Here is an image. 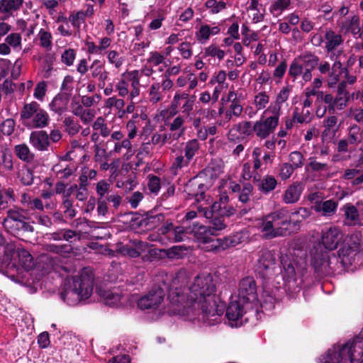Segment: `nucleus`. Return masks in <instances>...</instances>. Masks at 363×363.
<instances>
[{"mask_svg": "<svg viewBox=\"0 0 363 363\" xmlns=\"http://www.w3.org/2000/svg\"><path fill=\"white\" fill-rule=\"evenodd\" d=\"M345 67L342 66L340 60L335 59L334 63L330 67L331 73H330V81L328 82L329 87H334L339 82L340 76L345 72Z\"/></svg>", "mask_w": 363, "mask_h": 363, "instance_id": "obj_28", "label": "nucleus"}, {"mask_svg": "<svg viewBox=\"0 0 363 363\" xmlns=\"http://www.w3.org/2000/svg\"><path fill=\"white\" fill-rule=\"evenodd\" d=\"M38 344L42 349H45L49 347L50 345V335L48 332H43L38 336Z\"/></svg>", "mask_w": 363, "mask_h": 363, "instance_id": "obj_60", "label": "nucleus"}, {"mask_svg": "<svg viewBox=\"0 0 363 363\" xmlns=\"http://www.w3.org/2000/svg\"><path fill=\"white\" fill-rule=\"evenodd\" d=\"M201 176V173L196 177L190 179L186 184L184 191L186 193L189 199H194L196 201H203L205 199V192L206 187L204 184L196 181L197 177Z\"/></svg>", "mask_w": 363, "mask_h": 363, "instance_id": "obj_17", "label": "nucleus"}, {"mask_svg": "<svg viewBox=\"0 0 363 363\" xmlns=\"http://www.w3.org/2000/svg\"><path fill=\"white\" fill-rule=\"evenodd\" d=\"M281 264V274L284 281V284L288 290L296 291L299 287L300 283L297 282V276L301 274L303 276V267H301L298 262L292 255H282L280 257Z\"/></svg>", "mask_w": 363, "mask_h": 363, "instance_id": "obj_7", "label": "nucleus"}, {"mask_svg": "<svg viewBox=\"0 0 363 363\" xmlns=\"http://www.w3.org/2000/svg\"><path fill=\"white\" fill-rule=\"evenodd\" d=\"M99 296L103 298L104 303L107 306H117L121 301V296L110 290H99Z\"/></svg>", "mask_w": 363, "mask_h": 363, "instance_id": "obj_31", "label": "nucleus"}, {"mask_svg": "<svg viewBox=\"0 0 363 363\" xmlns=\"http://www.w3.org/2000/svg\"><path fill=\"white\" fill-rule=\"evenodd\" d=\"M267 113H272V115L268 118H273L274 120L275 119L277 124H279V117L281 113V104H277V101H275L274 104H271L264 111V114Z\"/></svg>", "mask_w": 363, "mask_h": 363, "instance_id": "obj_40", "label": "nucleus"}, {"mask_svg": "<svg viewBox=\"0 0 363 363\" xmlns=\"http://www.w3.org/2000/svg\"><path fill=\"white\" fill-rule=\"evenodd\" d=\"M47 91V83L45 81L40 82L35 87L33 96L38 100H43Z\"/></svg>", "mask_w": 363, "mask_h": 363, "instance_id": "obj_51", "label": "nucleus"}, {"mask_svg": "<svg viewBox=\"0 0 363 363\" xmlns=\"http://www.w3.org/2000/svg\"><path fill=\"white\" fill-rule=\"evenodd\" d=\"M21 182L25 186H30L33 183V172L30 169H23L19 174Z\"/></svg>", "mask_w": 363, "mask_h": 363, "instance_id": "obj_45", "label": "nucleus"}, {"mask_svg": "<svg viewBox=\"0 0 363 363\" xmlns=\"http://www.w3.org/2000/svg\"><path fill=\"white\" fill-rule=\"evenodd\" d=\"M160 84H153L150 89V101L152 103H157L161 100V94L160 92Z\"/></svg>", "mask_w": 363, "mask_h": 363, "instance_id": "obj_62", "label": "nucleus"}, {"mask_svg": "<svg viewBox=\"0 0 363 363\" xmlns=\"http://www.w3.org/2000/svg\"><path fill=\"white\" fill-rule=\"evenodd\" d=\"M167 293V298L172 306L179 308V304L185 302V296L182 293V289L169 285L165 281L154 284L150 291L138 301V307L141 310H155L162 303Z\"/></svg>", "mask_w": 363, "mask_h": 363, "instance_id": "obj_4", "label": "nucleus"}, {"mask_svg": "<svg viewBox=\"0 0 363 363\" xmlns=\"http://www.w3.org/2000/svg\"><path fill=\"white\" fill-rule=\"evenodd\" d=\"M296 58L303 71L314 69L318 66L320 60V58L311 52H306Z\"/></svg>", "mask_w": 363, "mask_h": 363, "instance_id": "obj_23", "label": "nucleus"}, {"mask_svg": "<svg viewBox=\"0 0 363 363\" xmlns=\"http://www.w3.org/2000/svg\"><path fill=\"white\" fill-rule=\"evenodd\" d=\"M23 0H1L0 11L8 13L12 10H18L22 5Z\"/></svg>", "mask_w": 363, "mask_h": 363, "instance_id": "obj_34", "label": "nucleus"}, {"mask_svg": "<svg viewBox=\"0 0 363 363\" xmlns=\"http://www.w3.org/2000/svg\"><path fill=\"white\" fill-rule=\"evenodd\" d=\"M107 58L111 64H113L116 68H119L123 62L122 57H119V54L116 50H111L108 52Z\"/></svg>", "mask_w": 363, "mask_h": 363, "instance_id": "obj_55", "label": "nucleus"}, {"mask_svg": "<svg viewBox=\"0 0 363 363\" xmlns=\"http://www.w3.org/2000/svg\"><path fill=\"white\" fill-rule=\"evenodd\" d=\"M269 101V97L264 91L259 92L255 97V104L258 110L264 108Z\"/></svg>", "mask_w": 363, "mask_h": 363, "instance_id": "obj_48", "label": "nucleus"}, {"mask_svg": "<svg viewBox=\"0 0 363 363\" xmlns=\"http://www.w3.org/2000/svg\"><path fill=\"white\" fill-rule=\"evenodd\" d=\"M247 238V234L243 231H238L223 238H216L211 247V252H220L225 251L243 242Z\"/></svg>", "mask_w": 363, "mask_h": 363, "instance_id": "obj_12", "label": "nucleus"}, {"mask_svg": "<svg viewBox=\"0 0 363 363\" xmlns=\"http://www.w3.org/2000/svg\"><path fill=\"white\" fill-rule=\"evenodd\" d=\"M275 267V254L267 249L259 251L255 264V273L263 281V284L267 283L272 277Z\"/></svg>", "mask_w": 363, "mask_h": 363, "instance_id": "obj_9", "label": "nucleus"}, {"mask_svg": "<svg viewBox=\"0 0 363 363\" xmlns=\"http://www.w3.org/2000/svg\"><path fill=\"white\" fill-rule=\"evenodd\" d=\"M289 161L295 169L301 167L303 165V156L301 152L294 151L289 155Z\"/></svg>", "mask_w": 363, "mask_h": 363, "instance_id": "obj_47", "label": "nucleus"}, {"mask_svg": "<svg viewBox=\"0 0 363 363\" xmlns=\"http://www.w3.org/2000/svg\"><path fill=\"white\" fill-rule=\"evenodd\" d=\"M70 96V93L60 92L57 94L50 103V109L59 115L62 114L67 109Z\"/></svg>", "mask_w": 363, "mask_h": 363, "instance_id": "obj_22", "label": "nucleus"}, {"mask_svg": "<svg viewBox=\"0 0 363 363\" xmlns=\"http://www.w3.org/2000/svg\"><path fill=\"white\" fill-rule=\"evenodd\" d=\"M337 201L333 199H329L323 203L315 204L314 207L316 211H323V215L326 216L334 214L337 210Z\"/></svg>", "mask_w": 363, "mask_h": 363, "instance_id": "obj_32", "label": "nucleus"}, {"mask_svg": "<svg viewBox=\"0 0 363 363\" xmlns=\"http://www.w3.org/2000/svg\"><path fill=\"white\" fill-rule=\"evenodd\" d=\"M76 57V52L74 49L69 48L65 50L61 56L62 62L67 66L73 65Z\"/></svg>", "mask_w": 363, "mask_h": 363, "instance_id": "obj_50", "label": "nucleus"}, {"mask_svg": "<svg viewBox=\"0 0 363 363\" xmlns=\"http://www.w3.org/2000/svg\"><path fill=\"white\" fill-rule=\"evenodd\" d=\"M178 49L184 59H189L192 55L191 45L189 42H183Z\"/></svg>", "mask_w": 363, "mask_h": 363, "instance_id": "obj_59", "label": "nucleus"}, {"mask_svg": "<svg viewBox=\"0 0 363 363\" xmlns=\"http://www.w3.org/2000/svg\"><path fill=\"white\" fill-rule=\"evenodd\" d=\"M4 228L12 235L20 238L24 233L33 232V227L26 220L3 223Z\"/></svg>", "mask_w": 363, "mask_h": 363, "instance_id": "obj_20", "label": "nucleus"}, {"mask_svg": "<svg viewBox=\"0 0 363 363\" xmlns=\"http://www.w3.org/2000/svg\"><path fill=\"white\" fill-rule=\"evenodd\" d=\"M325 48L327 53L333 52L344 43L340 33H336L331 28H327L324 34Z\"/></svg>", "mask_w": 363, "mask_h": 363, "instance_id": "obj_19", "label": "nucleus"}, {"mask_svg": "<svg viewBox=\"0 0 363 363\" xmlns=\"http://www.w3.org/2000/svg\"><path fill=\"white\" fill-rule=\"evenodd\" d=\"M302 191L303 188L300 183H293L285 191L283 201L286 203H294L297 202L300 199Z\"/></svg>", "mask_w": 363, "mask_h": 363, "instance_id": "obj_24", "label": "nucleus"}, {"mask_svg": "<svg viewBox=\"0 0 363 363\" xmlns=\"http://www.w3.org/2000/svg\"><path fill=\"white\" fill-rule=\"evenodd\" d=\"M20 116L22 121L32 119V127L35 128L46 127L50 121L48 113L36 101L25 104L21 111Z\"/></svg>", "mask_w": 363, "mask_h": 363, "instance_id": "obj_8", "label": "nucleus"}, {"mask_svg": "<svg viewBox=\"0 0 363 363\" xmlns=\"http://www.w3.org/2000/svg\"><path fill=\"white\" fill-rule=\"evenodd\" d=\"M16 258L18 259V264L26 271L32 268L33 259L28 250L18 247L16 250Z\"/></svg>", "mask_w": 363, "mask_h": 363, "instance_id": "obj_27", "label": "nucleus"}, {"mask_svg": "<svg viewBox=\"0 0 363 363\" xmlns=\"http://www.w3.org/2000/svg\"><path fill=\"white\" fill-rule=\"evenodd\" d=\"M130 214L135 216V217L132 218L131 220L133 222L139 227L144 228L147 230L157 228L165 220V216L163 213L153 215L151 211L145 212L142 215L141 218L138 217L139 213L138 212H130Z\"/></svg>", "mask_w": 363, "mask_h": 363, "instance_id": "obj_14", "label": "nucleus"}, {"mask_svg": "<svg viewBox=\"0 0 363 363\" xmlns=\"http://www.w3.org/2000/svg\"><path fill=\"white\" fill-rule=\"evenodd\" d=\"M216 289L210 274L198 275L189 288L187 294H185L182 289V293L185 296V302L179 304V308L174 310L180 312L186 308L197 305L201 308L203 321L209 325L216 324L223 314V309L219 308L216 301Z\"/></svg>", "mask_w": 363, "mask_h": 363, "instance_id": "obj_1", "label": "nucleus"}, {"mask_svg": "<svg viewBox=\"0 0 363 363\" xmlns=\"http://www.w3.org/2000/svg\"><path fill=\"white\" fill-rule=\"evenodd\" d=\"M349 99L350 96H336L333 103V113H335V109L342 110L346 106Z\"/></svg>", "mask_w": 363, "mask_h": 363, "instance_id": "obj_58", "label": "nucleus"}, {"mask_svg": "<svg viewBox=\"0 0 363 363\" xmlns=\"http://www.w3.org/2000/svg\"><path fill=\"white\" fill-rule=\"evenodd\" d=\"M328 357L335 362H342L348 359L350 363H363V338L357 337L352 342H347L337 350H329Z\"/></svg>", "mask_w": 363, "mask_h": 363, "instance_id": "obj_6", "label": "nucleus"}, {"mask_svg": "<svg viewBox=\"0 0 363 363\" xmlns=\"http://www.w3.org/2000/svg\"><path fill=\"white\" fill-rule=\"evenodd\" d=\"M345 216L347 220H350L353 224H355L359 219L357 208L353 205L348 206L345 210Z\"/></svg>", "mask_w": 363, "mask_h": 363, "instance_id": "obj_53", "label": "nucleus"}, {"mask_svg": "<svg viewBox=\"0 0 363 363\" xmlns=\"http://www.w3.org/2000/svg\"><path fill=\"white\" fill-rule=\"evenodd\" d=\"M311 266L315 278L320 279L335 273L340 258L334 253L324 251L320 247H314L311 251Z\"/></svg>", "mask_w": 363, "mask_h": 363, "instance_id": "obj_5", "label": "nucleus"}, {"mask_svg": "<svg viewBox=\"0 0 363 363\" xmlns=\"http://www.w3.org/2000/svg\"><path fill=\"white\" fill-rule=\"evenodd\" d=\"M6 43L13 48H16L21 45V36L18 33H13L9 34L5 40Z\"/></svg>", "mask_w": 363, "mask_h": 363, "instance_id": "obj_57", "label": "nucleus"}, {"mask_svg": "<svg viewBox=\"0 0 363 363\" xmlns=\"http://www.w3.org/2000/svg\"><path fill=\"white\" fill-rule=\"evenodd\" d=\"M16 196L12 187L6 188L0 184V211L8 208L9 203L16 202Z\"/></svg>", "mask_w": 363, "mask_h": 363, "instance_id": "obj_25", "label": "nucleus"}, {"mask_svg": "<svg viewBox=\"0 0 363 363\" xmlns=\"http://www.w3.org/2000/svg\"><path fill=\"white\" fill-rule=\"evenodd\" d=\"M195 238L199 243L204 244L203 249L207 252H211V247L213 245V241H215L216 235L208 226L201 225L194 233Z\"/></svg>", "mask_w": 363, "mask_h": 363, "instance_id": "obj_18", "label": "nucleus"}, {"mask_svg": "<svg viewBox=\"0 0 363 363\" xmlns=\"http://www.w3.org/2000/svg\"><path fill=\"white\" fill-rule=\"evenodd\" d=\"M14 152L18 159L27 163L31 162L35 157V155L25 143L15 145Z\"/></svg>", "mask_w": 363, "mask_h": 363, "instance_id": "obj_29", "label": "nucleus"}, {"mask_svg": "<svg viewBox=\"0 0 363 363\" xmlns=\"http://www.w3.org/2000/svg\"><path fill=\"white\" fill-rule=\"evenodd\" d=\"M359 130L360 128L357 125H354L349 128L347 139H346L349 144L353 145L359 141Z\"/></svg>", "mask_w": 363, "mask_h": 363, "instance_id": "obj_54", "label": "nucleus"}, {"mask_svg": "<svg viewBox=\"0 0 363 363\" xmlns=\"http://www.w3.org/2000/svg\"><path fill=\"white\" fill-rule=\"evenodd\" d=\"M0 164L3 165L6 170H13V156L9 150L5 149L1 152Z\"/></svg>", "mask_w": 363, "mask_h": 363, "instance_id": "obj_36", "label": "nucleus"}, {"mask_svg": "<svg viewBox=\"0 0 363 363\" xmlns=\"http://www.w3.org/2000/svg\"><path fill=\"white\" fill-rule=\"evenodd\" d=\"M26 218L24 210L11 208L7 211L6 216L4 218L3 223L22 221L26 220Z\"/></svg>", "mask_w": 363, "mask_h": 363, "instance_id": "obj_33", "label": "nucleus"}, {"mask_svg": "<svg viewBox=\"0 0 363 363\" xmlns=\"http://www.w3.org/2000/svg\"><path fill=\"white\" fill-rule=\"evenodd\" d=\"M254 133L260 139H265L274 133L278 124L273 118L261 116L254 124Z\"/></svg>", "mask_w": 363, "mask_h": 363, "instance_id": "obj_15", "label": "nucleus"}, {"mask_svg": "<svg viewBox=\"0 0 363 363\" xmlns=\"http://www.w3.org/2000/svg\"><path fill=\"white\" fill-rule=\"evenodd\" d=\"M30 143L39 151L48 150L50 146V138L45 130L33 131L30 135Z\"/></svg>", "mask_w": 363, "mask_h": 363, "instance_id": "obj_21", "label": "nucleus"}, {"mask_svg": "<svg viewBox=\"0 0 363 363\" xmlns=\"http://www.w3.org/2000/svg\"><path fill=\"white\" fill-rule=\"evenodd\" d=\"M337 130H338V127H337L335 129L325 128L324 130L322 132V134H321L322 140L323 142H327V143L330 142L335 136V134H336V132L337 131Z\"/></svg>", "mask_w": 363, "mask_h": 363, "instance_id": "obj_63", "label": "nucleus"}, {"mask_svg": "<svg viewBox=\"0 0 363 363\" xmlns=\"http://www.w3.org/2000/svg\"><path fill=\"white\" fill-rule=\"evenodd\" d=\"M267 113H272V115L268 118H273L274 120L275 119L277 124H279V117L281 113V104H277V101H275L274 104H271L264 111V114Z\"/></svg>", "mask_w": 363, "mask_h": 363, "instance_id": "obj_41", "label": "nucleus"}, {"mask_svg": "<svg viewBox=\"0 0 363 363\" xmlns=\"http://www.w3.org/2000/svg\"><path fill=\"white\" fill-rule=\"evenodd\" d=\"M254 125L252 121H242L237 124H235L230 130V135L233 137V131L239 133L240 135L244 136H250L254 133Z\"/></svg>", "mask_w": 363, "mask_h": 363, "instance_id": "obj_30", "label": "nucleus"}, {"mask_svg": "<svg viewBox=\"0 0 363 363\" xmlns=\"http://www.w3.org/2000/svg\"><path fill=\"white\" fill-rule=\"evenodd\" d=\"M253 187L250 184H245L238 195V199L243 203H247L250 201V196L252 192Z\"/></svg>", "mask_w": 363, "mask_h": 363, "instance_id": "obj_49", "label": "nucleus"}, {"mask_svg": "<svg viewBox=\"0 0 363 363\" xmlns=\"http://www.w3.org/2000/svg\"><path fill=\"white\" fill-rule=\"evenodd\" d=\"M164 57L160 52L155 51L150 52V57L148 58L147 62L152 63L155 66H157L163 62Z\"/></svg>", "mask_w": 363, "mask_h": 363, "instance_id": "obj_64", "label": "nucleus"}, {"mask_svg": "<svg viewBox=\"0 0 363 363\" xmlns=\"http://www.w3.org/2000/svg\"><path fill=\"white\" fill-rule=\"evenodd\" d=\"M147 179V188L150 192L157 195L161 189V180L160 177L153 174H149Z\"/></svg>", "mask_w": 363, "mask_h": 363, "instance_id": "obj_38", "label": "nucleus"}, {"mask_svg": "<svg viewBox=\"0 0 363 363\" xmlns=\"http://www.w3.org/2000/svg\"><path fill=\"white\" fill-rule=\"evenodd\" d=\"M342 231L336 226L325 227L322 230L320 242L323 246L329 251L337 249L342 242Z\"/></svg>", "mask_w": 363, "mask_h": 363, "instance_id": "obj_13", "label": "nucleus"}, {"mask_svg": "<svg viewBox=\"0 0 363 363\" xmlns=\"http://www.w3.org/2000/svg\"><path fill=\"white\" fill-rule=\"evenodd\" d=\"M94 283L93 272L90 269L84 268L79 276L65 280L60 294V298L68 305H76L91 296Z\"/></svg>", "mask_w": 363, "mask_h": 363, "instance_id": "obj_2", "label": "nucleus"}, {"mask_svg": "<svg viewBox=\"0 0 363 363\" xmlns=\"http://www.w3.org/2000/svg\"><path fill=\"white\" fill-rule=\"evenodd\" d=\"M238 299L242 303H252L258 300L257 286L253 277H246L240 281Z\"/></svg>", "mask_w": 363, "mask_h": 363, "instance_id": "obj_11", "label": "nucleus"}, {"mask_svg": "<svg viewBox=\"0 0 363 363\" xmlns=\"http://www.w3.org/2000/svg\"><path fill=\"white\" fill-rule=\"evenodd\" d=\"M199 148V143L196 139L188 141L184 147V157L191 161Z\"/></svg>", "mask_w": 363, "mask_h": 363, "instance_id": "obj_37", "label": "nucleus"}, {"mask_svg": "<svg viewBox=\"0 0 363 363\" xmlns=\"http://www.w3.org/2000/svg\"><path fill=\"white\" fill-rule=\"evenodd\" d=\"M242 301H231L225 311V316L230 322L231 326H240L242 325V316L244 313V308L241 304Z\"/></svg>", "mask_w": 363, "mask_h": 363, "instance_id": "obj_16", "label": "nucleus"}, {"mask_svg": "<svg viewBox=\"0 0 363 363\" xmlns=\"http://www.w3.org/2000/svg\"><path fill=\"white\" fill-rule=\"evenodd\" d=\"M15 124L13 119L7 118L1 124L0 130L5 135H11L14 131Z\"/></svg>", "mask_w": 363, "mask_h": 363, "instance_id": "obj_46", "label": "nucleus"}, {"mask_svg": "<svg viewBox=\"0 0 363 363\" xmlns=\"http://www.w3.org/2000/svg\"><path fill=\"white\" fill-rule=\"evenodd\" d=\"M63 123L69 135H74L77 134L81 128L80 125L74 121V118L72 117H66L63 121Z\"/></svg>", "mask_w": 363, "mask_h": 363, "instance_id": "obj_39", "label": "nucleus"}, {"mask_svg": "<svg viewBox=\"0 0 363 363\" xmlns=\"http://www.w3.org/2000/svg\"><path fill=\"white\" fill-rule=\"evenodd\" d=\"M277 186V181L272 175H266L257 181V189L264 194H268Z\"/></svg>", "mask_w": 363, "mask_h": 363, "instance_id": "obj_26", "label": "nucleus"}, {"mask_svg": "<svg viewBox=\"0 0 363 363\" xmlns=\"http://www.w3.org/2000/svg\"><path fill=\"white\" fill-rule=\"evenodd\" d=\"M301 212L306 214L301 215L303 218H305L308 213L306 208H301L298 211L292 213L285 208H281L268 214L262 220L261 225L262 238L271 240L291 234L292 227L295 226V224L292 223L291 215L301 214Z\"/></svg>", "mask_w": 363, "mask_h": 363, "instance_id": "obj_3", "label": "nucleus"}, {"mask_svg": "<svg viewBox=\"0 0 363 363\" xmlns=\"http://www.w3.org/2000/svg\"><path fill=\"white\" fill-rule=\"evenodd\" d=\"M294 169L295 168L291 164L284 163L280 167L279 174L282 180H286L291 177Z\"/></svg>", "mask_w": 363, "mask_h": 363, "instance_id": "obj_52", "label": "nucleus"}, {"mask_svg": "<svg viewBox=\"0 0 363 363\" xmlns=\"http://www.w3.org/2000/svg\"><path fill=\"white\" fill-rule=\"evenodd\" d=\"M85 18L83 11L72 13L69 16V21L71 22L73 27L77 29H79L82 23L85 21Z\"/></svg>", "mask_w": 363, "mask_h": 363, "instance_id": "obj_43", "label": "nucleus"}, {"mask_svg": "<svg viewBox=\"0 0 363 363\" xmlns=\"http://www.w3.org/2000/svg\"><path fill=\"white\" fill-rule=\"evenodd\" d=\"M40 46L50 50L52 48V35L50 32L40 29L39 32Z\"/></svg>", "mask_w": 363, "mask_h": 363, "instance_id": "obj_42", "label": "nucleus"}, {"mask_svg": "<svg viewBox=\"0 0 363 363\" xmlns=\"http://www.w3.org/2000/svg\"><path fill=\"white\" fill-rule=\"evenodd\" d=\"M200 213L208 220V227L213 232L224 230L227 225L225 223V218L223 216V210L220 203H213L208 208H201L199 210Z\"/></svg>", "mask_w": 363, "mask_h": 363, "instance_id": "obj_10", "label": "nucleus"}, {"mask_svg": "<svg viewBox=\"0 0 363 363\" xmlns=\"http://www.w3.org/2000/svg\"><path fill=\"white\" fill-rule=\"evenodd\" d=\"M210 36V26L208 24L202 25L199 30L196 32V37L201 43L206 42L209 39Z\"/></svg>", "mask_w": 363, "mask_h": 363, "instance_id": "obj_44", "label": "nucleus"}, {"mask_svg": "<svg viewBox=\"0 0 363 363\" xmlns=\"http://www.w3.org/2000/svg\"><path fill=\"white\" fill-rule=\"evenodd\" d=\"M17 248L16 245L13 243H8L4 247V253L6 257V259L12 260L13 259H16L14 256H16Z\"/></svg>", "mask_w": 363, "mask_h": 363, "instance_id": "obj_61", "label": "nucleus"}, {"mask_svg": "<svg viewBox=\"0 0 363 363\" xmlns=\"http://www.w3.org/2000/svg\"><path fill=\"white\" fill-rule=\"evenodd\" d=\"M303 72L302 68L295 57L290 65L289 74L294 78L301 75Z\"/></svg>", "mask_w": 363, "mask_h": 363, "instance_id": "obj_56", "label": "nucleus"}, {"mask_svg": "<svg viewBox=\"0 0 363 363\" xmlns=\"http://www.w3.org/2000/svg\"><path fill=\"white\" fill-rule=\"evenodd\" d=\"M291 4V0H275L271 5L269 10L274 16H277L282 13L283 11L288 9Z\"/></svg>", "mask_w": 363, "mask_h": 363, "instance_id": "obj_35", "label": "nucleus"}]
</instances>
